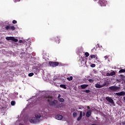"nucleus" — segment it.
I'll list each match as a JSON object with an SVG mask.
<instances>
[{
	"instance_id": "1",
	"label": "nucleus",
	"mask_w": 125,
	"mask_h": 125,
	"mask_svg": "<svg viewBox=\"0 0 125 125\" xmlns=\"http://www.w3.org/2000/svg\"><path fill=\"white\" fill-rule=\"evenodd\" d=\"M45 98L46 101L49 104L50 106H52L56 108H58L60 106V104H58L59 102L57 100H54L52 101L53 98L52 96H46Z\"/></svg>"
},
{
	"instance_id": "2",
	"label": "nucleus",
	"mask_w": 125,
	"mask_h": 125,
	"mask_svg": "<svg viewBox=\"0 0 125 125\" xmlns=\"http://www.w3.org/2000/svg\"><path fill=\"white\" fill-rule=\"evenodd\" d=\"M41 117V115L40 114H38L35 115V118H32V119L30 120V123H39L40 122V118Z\"/></svg>"
},
{
	"instance_id": "3",
	"label": "nucleus",
	"mask_w": 125,
	"mask_h": 125,
	"mask_svg": "<svg viewBox=\"0 0 125 125\" xmlns=\"http://www.w3.org/2000/svg\"><path fill=\"white\" fill-rule=\"evenodd\" d=\"M48 64H49L50 66L52 67H56L58 66L59 62L50 61L48 62Z\"/></svg>"
},
{
	"instance_id": "4",
	"label": "nucleus",
	"mask_w": 125,
	"mask_h": 125,
	"mask_svg": "<svg viewBox=\"0 0 125 125\" xmlns=\"http://www.w3.org/2000/svg\"><path fill=\"white\" fill-rule=\"evenodd\" d=\"M105 99L106 101H108V103H110L111 105L115 106V103L114 102V100H112V98L107 96L105 98Z\"/></svg>"
},
{
	"instance_id": "5",
	"label": "nucleus",
	"mask_w": 125,
	"mask_h": 125,
	"mask_svg": "<svg viewBox=\"0 0 125 125\" xmlns=\"http://www.w3.org/2000/svg\"><path fill=\"white\" fill-rule=\"evenodd\" d=\"M120 87L117 86H111L109 87V89H110L112 92H115L118 91L120 89Z\"/></svg>"
},
{
	"instance_id": "6",
	"label": "nucleus",
	"mask_w": 125,
	"mask_h": 125,
	"mask_svg": "<svg viewBox=\"0 0 125 125\" xmlns=\"http://www.w3.org/2000/svg\"><path fill=\"white\" fill-rule=\"evenodd\" d=\"M5 28L6 30H8L9 29L10 30L14 31L15 30L14 26H10L9 25H6V27H5Z\"/></svg>"
},
{
	"instance_id": "7",
	"label": "nucleus",
	"mask_w": 125,
	"mask_h": 125,
	"mask_svg": "<svg viewBox=\"0 0 125 125\" xmlns=\"http://www.w3.org/2000/svg\"><path fill=\"white\" fill-rule=\"evenodd\" d=\"M99 2L101 6L104 7L106 6V3H105V0H99Z\"/></svg>"
},
{
	"instance_id": "8",
	"label": "nucleus",
	"mask_w": 125,
	"mask_h": 125,
	"mask_svg": "<svg viewBox=\"0 0 125 125\" xmlns=\"http://www.w3.org/2000/svg\"><path fill=\"white\" fill-rule=\"evenodd\" d=\"M32 69L33 71H34L35 74H37V73H38L39 72L40 68L33 66Z\"/></svg>"
},
{
	"instance_id": "9",
	"label": "nucleus",
	"mask_w": 125,
	"mask_h": 125,
	"mask_svg": "<svg viewBox=\"0 0 125 125\" xmlns=\"http://www.w3.org/2000/svg\"><path fill=\"white\" fill-rule=\"evenodd\" d=\"M115 94L118 96H124L125 95V91H121L119 93H116Z\"/></svg>"
},
{
	"instance_id": "10",
	"label": "nucleus",
	"mask_w": 125,
	"mask_h": 125,
	"mask_svg": "<svg viewBox=\"0 0 125 125\" xmlns=\"http://www.w3.org/2000/svg\"><path fill=\"white\" fill-rule=\"evenodd\" d=\"M91 110H87L86 113V116L87 118H90L91 115Z\"/></svg>"
},
{
	"instance_id": "11",
	"label": "nucleus",
	"mask_w": 125,
	"mask_h": 125,
	"mask_svg": "<svg viewBox=\"0 0 125 125\" xmlns=\"http://www.w3.org/2000/svg\"><path fill=\"white\" fill-rule=\"evenodd\" d=\"M105 85V84H103V85H100L99 84H95V87L96 88H101L102 87H103Z\"/></svg>"
},
{
	"instance_id": "12",
	"label": "nucleus",
	"mask_w": 125,
	"mask_h": 125,
	"mask_svg": "<svg viewBox=\"0 0 125 125\" xmlns=\"http://www.w3.org/2000/svg\"><path fill=\"white\" fill-rule=\"evenodd\" d=\"M63 117L62 115H57L56 116V119L58 120H62Z\"/></svg>"
},
{
	"instance_id": "13",
	"label": "nucleus",
	"mask_w": 125,
	"mask_h": 125,
	"mask_svg": "<svg viewBox=\"0 0 125 125\" xmlns=\"http://www.w3.org/2000/svg\"><path fill=\"white\" fill-rule=\"evenodd\" d=\"M82 111H80V116L78 117V118H77V121H80L82 119Z\"/></svg>"
},
{
	"instance_id": "14",
	"label": "nucleus",
	"mask_w": 125,
	"mask_h": 125,
	"mask_svg": "<svg viewBox=\"0 0 125 125\" xmlns=\"http://www.w3.org/2000/svg\"><path fill=\"white\" fill-rule=\"evenodd\" d=\"M88 86V84H82L81 85V88L82 89H84Z\"/></svg>"
},
{
	"instance_id": "15",
	"label": "nucleus",
	"mask_w": 125,
	"mask_h": 125,
	"mask_svg": "<svg viewBox=\"0 0 125 125\" xmlns=\"http://www.w3.org/2000/svg\"><path fill=\"white\" fill-rule=\"evenodd\" d=\"M89 57H90L91 59H93L97 58V55H90V56H89Z\"/></svg>"
},
{
	"instance_id": "16",
	"label": "nucleus",
	"mask_w": 125,
	"mask_h": 125,
	"mask_svg": "<svg viewBox=\"0 0 125 125\" xmlns=\"http://www.w3.org/2000/svg\"><path fill=\"white\" fill-rule=\"evenodd\" d=\"M57 99H58V101L61 103H63L64 102V99L62 98H60Z\"/></svg>"
},
{
	"instance_id": "17",
	"label": "nucleus",
	"mask_w": 125,
	"mask_h": 125,
	"mask_svg": "<svg viewBox=\"0 0 125 125\" xmlns=\"http://www.w3.org/2000/svg\"><path fill=\"white\" fill-rule=\"evenodd\" d=\"M13 37H6V39L7 41H11L13 39Z\"/></svg>"
},
{
	"instance_id": "18",
	"label": "nucleus",
	"mask_w": 125,
	"mask_h": 125,
	"mask_svg": "<svg viewBox=\"0 0 125 125\" xmlns=\"http://www.w3.org/2000/svg\"><path fill=\"white\" fill-rule=\"evenodd\" d=\"M60 87H62L64 89H66L67 87L65 84H61L60 85Z\"/></svg>"
},
{
	"instance_id": "19",
	"label": "nucleus",
	"mask_w": 125,
	"mask_h": 125,
	"mask_svg": "<svg viewBox=\"0 0 125 125\" xmlns=\"http://www.w3.org/2000/svg\"><path fill=\"white\" fill-rule=\"evenodd\" d=\"M55 40H56V42L57 44H59L60 43V39H59L58 37H57V38H56Z\"/></svg>"
},
{
	"instance_id": "20",
	"label": "nucleus",
	"mask_w": 125,
	"mask_h": 125,
	"mask_svg": "<svg viewBox=\"0 0 125 125\" xmlns=\"http://www.w3.org/2000/svg\"><path fill=\"white\" fill-rule=\"evenodd\" d=\"M66 79L69 81H71L73 80V76H70L69 77H67Z\"/></svg>"
},
{
	"instance_id": "21",
	"label": "nucleus",
	"mask_w": 125,
	"mask_h": 125,
	"mask_svg": "<svg viewBox=\"0 0 125 125\" xmlns=\"http://www.w3.org/2000/svg\"><path fill=\"white\" fill-rule=\"evenodd\" d=\"M122 73H125V69H121L119 71V74H121Z\"/></svg>"
},
{
	"instance_id": "22",
	"label": "nucleus",
	"mask_w": 125,
	"mask_h": 125,
	"mask_svg": "<svg viewBox=\"0 0 125 125\" xmlns=\"http://www.w3.org/2000/svg\"><path fill=\"white\" fill-rule=\"evenodd\" d=\"M15 104H16V103H15V101H13L11 102V104L12 106H15Z\"/></svg>"
},
{
	"instance_id": "23",
	"label": "nucleus",
	"mask_w": 125,
	"mask_h": 125,
	"mask_svg": "<svg viewBox=\"0 0 125 125\" xmlns=\"http://www.w3.org/2000/svg\"><path fill=\"white\" fill-rule=\"evenodd\" d=\"M72 116H73V117L76 118L77 116V112H73V113H72Z\"/></svg>"
},
{
	"instance_id": "24",
	"label": "nucleus",
	"mask_w": 125,
	"mask_h": 125,
	"mask_svg": "<svg viewBox=\"0 0 125 125\" xmlns=\"http://www.w3.org/2000/svg\"><path fill=\"white\" fill-rule=\"evenodd\" d=\"M11 41H13L14 42H17L19 41V40L17 39H15L14 37H13V38L12 39Z\"/></svg>"
},
{
	"instance_id": "25",
	"label": "nucleus",
	"mask_w": 125,
	"mask_h": 125,
	"mask_svg": "<svg viewBox=\"0 0 125 125\" xmlns=\"http://www.w3.org/2000/svg\"><path fill=\"white\" fill-rule=\"evenodd\" d=\"M34 67H37L38 68L41 69V64L40 63H39V64H38V65L35 66H34Z\"/></svg>"
},
{
	"instance_id": "26",
	"label": "nucleus",
	"mask_w": 125,
	"mask_h": 125,
	"mask_svg": "<svg viewBox=\"0 0 125 125\" xmlns=\"http://www.w3.org/2000/svg\"><path fill=\"white\" fill-rule=\"evenodd\" d=\"M110 75L112 76H114L115 75H116V72H115L114 71H112L110 73Z\"/></svg>"
},
{
	"instance_id": "27",
	"label": "nucleus",
	"mask_w": 125,
	"mask_h": 125,
	"mask_svg": "<svg viewBox=\"0 0 125 125\" xmlns=\"http://www.w3.org/2000/svg\"><path fill=\"white\" fill-rule=\"evenodd\" d=\"M96 50H97V46H96L95 47H94V48L91 49V51L93 52L94 51H96Z\"/></svg>"
},
{
	"instance_id": "28",
	"label": "nucleus",
	"mask_w": 125,
	"mask_h": 125,
	"mask_svg": "<svg viewBox=\"0 0 125 125\" xmlns=\"http://www.w3.org/2000/svg\"><path fill=\"white\" fill-rule=\"evenodd\" d=\"M34 73H30L28 74V76L31 77L34 76Z\"/></svg>"
},
{
	"instance_id": "29",
	"label": "nucleus",
	"mask_w": 125,
	"mask_h": 125,
	"mask_svg": "<svg viewBox=\"0 0 125 125\" xmlns=\"http://www.w3.org/2000/svg\"><path fill=\"white\" fill-rule=\"evenodd\" d=\"M83 92H86V93H89L90 92V90H85Z\"/></svg>"
},
{
	"instance_id": "30",
	"label": "nucleus",
	"mask_w": 125,
	"mask_h": 125,
	"mask_svg": "<svg viewBox=\"0 0 125 125\" xmlns=\"http://www.w3.org/2000/svg\"><path fill=\"white\" fill-rule=\"evenodd\" d=\"M94 81V80H93V79H90L88 80V82H89V83H93Z\"/></svg>"
},
{
	"instance_id": "31",
	"label": "nucleus",
	"mask_w": 125,
	"mask_h": 125,
	"mask_svg": "<svg viewBox=\"0 0 125 125\" xmlns=\"http://www.w3.org/2000/svg\"><path fill=\"white\" fill-rule=\"evenodd\" d=\"M90 55V54H89V53L88 52H86L85 53V56H86V57H88Z\"/></svg>"
},
{
	"instance_id": "32",
	"label": "nucleus",
	"mask_w": 125,
	"mask_h": 125,
	"mask_svg": "<svg viewBox=\"0 0 125 125\" xmlns=\"http://www.w3.org/2000/svg\"><path fill=\"white\" fill-rule=\"evenodd\" d=\"M96 66V64H95L94 63H93V64H91V67H92V68H94V67H95V66Z\"/></svg>"
},
{
	"instance_id": "33",
	"label": "nucleus",
	"mask_w": 125,
	"mask_h": 125,
	"mask_svg": "<svg viewBox=\"0 0 125 125\" xmlns=\"http://www.w3.org/2000/svg\"><path fill=\"white\" fill-rule=\"evenodd\" d=\"M120 125H125V121L122 122L120 123Z\"/></svg>"
},
{
	"instance_id": "34",
	"label": "nucleus",
	"mask_w": 125,
	"mask_h": 125,
	"mask_svg": "<svg viewBox=\"0 0 125 125\" xmlns=\"http://www.w3.org/2000/svg\"><path fill=\"white\" fill-rule=\"evenodd\" d=\"M17 21L16 20L13 21V24H17Z\"/></svg>"
},
{
	"instance_id": "35",
	"label": "nucleus",
	"mask_w": 125,
	"mask_h": 125,
	"mask_svg": "<svg viewBox=\"0 0 125 125\" xmlns=\"http://www.w3.org/2000/svg\"><path fill=\"white\" fill-rule=\"evenodd\" d=\"M84 108V106H81L79 107V109H83Z\"/></svg>"
},
{
	"instance_id": "36",
	"label": "nucleus",
	"mask_w": 125,
	"mask_h": 125,
	"mask_svg": "<svg viewBox=\"0 0 125 125\" xmlns=\"http://www.w3.org/2000/svg\"><path fill=\"white\" fill-rule=\"evenodd\" d=\"M14 2H19L20 1V0H13Z\"/></svg>"
},
{
	"instance_id": "37",
	"label": "nucleus",
	"mask_w": 125,
	"mask_h": 125,
	"mask_svg": "<svg viewBox=\"0 0 125 125\" xmlns=\"http://www.w3.org/2000/svg\"><path fill=\"white\" fill-rule=\"evenodd\" d=\"M111 76V75L109 73H106V76Z\"/></svg>"
},
{
	"instance_id": "38",
	"label": "nucleus",
	"mask_w": 125,
	"mask_h": 125,
	"mask_svg": "<svg viewBox=\"0 0 125 125\" xmlns=\"http://www.w3.org/2000/svg\"><path fill=\"white\" fill-rule=\"evenodd\" d=\"M104 59H108V56H104Z\"/></svg>"
},
{
	"instance_id": "39",
	"label": "nucleus",
	"mask_w": 125,
	"mask_h": 125,
	"mask_svg": "<svg viewBox=\"0 0 125 125\" xmlns=\"http://www.w3.org/2000/svg\"><path fill=\"white\" fill-rule=\"evenodd\" d=\"M84 116H85V113H84V112H83H83H82V117Z\"/></svg>"
},
{
	"instance_id": "40",
	"label": "nucleus",
	"mask_w": 125,
	"mask_h": 125,
	"mask_svg": "<svg viewBox=\"0 0 125 125\" xmlns=\"http://www.w3.org/2000/svg\"><path fill=\"white\" fill-rule=\"evenodd\" d=\"M61 95L59 94L58 97H57V99L61 98Z\"/></svg>"
},
{
	"instance_id": "41",
	"label": "nucleus",
	"mask_w": 125,
	"mask_h": 125,
	"mask_svg": "<svg viewBox=\"0 0 125 125\" xmlns=\"http://www.w3.org/2000/svg\"><path fill=\"white\" fill-rule=\"evenodd\" d=\"M19 42L20 43H21L22 41H21V40H20Z\"/></svg>"
},
{
	"instance_id": "42",
	"label": "nucleus",
	"mask_w": 125,
	"mask_h": 125,
	"mask_svg": "<svg viewBox=\"0 0 125 125\" xmlns=\"http://www.w3.org/2000/svg\"><path fill=\"white\" fill-rule=\"evenodd\" d=\"M123 99H124V102H125V96L124 97Z\"/></svg>"
},
{
	"instance_id": "43",
	"label": "nucleus",
	"mask_w": 125,
	"mask_h": 125,
	"mask_svg": "<svg viewBox=\"0 0 125 125\" xmlns=\"http://www.w3.org/2000/svg\"><path fill=\"white\" fill-rule=\"evenodd\" d=\"M87 109H90V106H87Z\"/></svg>"
},
{
	"instance_id": "44",
	"label": "nucleus",
	"mask_w": 125,
	"mask_h": 125,
	"mask_svg": "<svg viewBox=\"0 0 125 125\" xmlns=\"http://www.w3.org/2000/svg\"><path fill=\"white\" fill-rule=\"evenodd\" d=\"M96 58V60H97V61L98 59H99V58H98V57H97V58Z\"/></svg>"
},
{
	"instance_id": "45",
	"label": "nucleus",
	"mask_w": 125,
	"mask_h": 125,
	"mask_svg": "<svg viewBox=\"0 0 125 125\" xmlns=\"http://www.w3.org/2000/svg\"><path fill=\"white\" fill-rule=\"evenodd\" d=\"M91 125H97L96 124H92Z\"/></svg>"
},
{
	"instance_id": "46",
	"label": "nucleus",
	"mask_w": 125,
	"mask_h": 125,
	"mask_svg": "<svg viewBox=\"0 0 125 125\" xmlns=\"http://www.w3.org/2000/svg\"><path fill=\"white\" fill-rule=\"evenodd\" d=\"M94 1H97V0H94Z\"/></svg>"
}]
</instances>
